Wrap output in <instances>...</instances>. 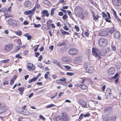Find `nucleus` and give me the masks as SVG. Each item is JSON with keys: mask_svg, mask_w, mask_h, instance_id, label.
Returning <instances> with one entry per match:
<instances>
[{"mask_svg": "<svg viewBox=\"0 0 121 121\" xmlns=\"http://www.w3.org/2000/svg\"><path fill=\"white\" fill-rule=\"evenodd\" d=\"M79 103L82 105V106L83 107H87V103L84 100L82 99L80 100Z\"/></svg>", "mask_w": 121, "mask_h": 121, "instance_id": "nucleus-16", "label": "nucleus"}, {"mask_svg": "<svg viewBox=\"0 0 121 121\" xmlns=\"http://www.w3.org/2000/svg\"><path fill=\"white\" fill-rule=\"evenodd\" d=\"M31 2L29 1H25L24 4V6L26 7H29L31 6Z\"/></svg>", "mask_w": 121, "mask_h": 121, "instance_id": "nucleus-15", "label": "nucleus"}, {"mask_svg": "<svg viewBox=\"0 0 121 121\" xmlns=\"http://www.w3.org/2000/svg\"><path fill=\"white\" fill-rule=\"evenodd\" d=\"M34 27H39L41 26V25L40 24H36L35 23H34Z\"/></svg>", "mask_w": 121, "mask_h": 121, "instance_id": "nucleus-38", "label": "nucleus"}, {"mask_svg": "<svg viewBox=\"0 0 121 121\" xmlns=\"http://www.w3.org/2000/svg\"><path fill=\"white\" fill-rule=\"evenodd\" d=\"M42 55H40L39 57L38 60L39 61H41V59L42 58Z\"/></svg>", "mask_w": 121, "mask_h": 121, "instance_id": "nucleus-58", "label": "nucleus"}, {"mask_svg": "<svg viewBox=\"0 0 121 121\" xmlns=\"http://www.w3.org/2000/svg\"><path fill=\"white\" fill-rule=\"evenodd\" d=\"M74 73H73L67 72L66 73V74L68 75L71 76L73 75Z\"/></svg>", "mask_w": 121, "mask_h": 121, "instance_id": "nucleus-42", "label": "nucleus"}, {"mask_svg": "<svg viewBox=\"0 0 121 121\" xmlns=\"http://www.w3.org/2000/svg\"><path fill=\"white\" fill-rule=\"evenodd\" d=\"M16 58H22V57L20 56L19 54H17L16 56Z\"/></svg>", "mask_w": 121, "mask_h": 121, "instance_id": "nucleus-52", "label": "nucleus"}, {"mask_svg": "<svg viewBox=\"0 0 121 121\" xmlns=\"http://www.w3.org/2000/svg\"><path fill=\"white\" fill-rule=\"evenodd\" d=\"M62 117L63 121H67L69 119V117L66 113H63L62 114Z\"/></svg>", "mask_w": 121, "mask_h": 121, "instance_id": "nucleus-11", "label": "nucleus"}, {"mask_svg": "<svg viewBox=\"0 0 121 121\" xmlns=\"http://www.w3.org/2000/svg\"><path fill=\"white\" fill-rule=\"evenodd\" d=\"M18 90L20 91L19 94L21 95L23 94V92L24 91V89L23 87H19L18 88Z\"/></svg>", "mask_w": 121, "mask_h": 121, "instance_id": "nucleus-23", "label": "nucleus"}, {"mask_svg": "<svg viewBox=\"0 0 121 121\" xmlns=\"http://www.w3.org/2000/svg\"><path fill=\"white\" fill-rule=\"evenodd\" d=\"M82 57L81 56H79L75 59L74 63L76 64H78L80 63L82 60Z\"/></svg>", "mask_w": 121, "mask_h": 121, "instance_id": "nucleus-17", "label": "nucleus"}, {"mask_svg": "<svg viewBox=\"0 0 121 121\" xmlns=\"http://www.w3.org/2000/svg\"><path fill=\"white\" fill-rule=\"evenodd\" d=\"M83 116L84 115L82 114H81L80 115L79 117V119L80 120H81L83 118Z\"/></svg>", "mask_w": 121, "mask_h": 121, "instance_id": "nucleus-45", "label": "nucleus"}, {"mask_svg": "<svg viewBox=\"0 0 121 121\" xmlns=\"http://www.w3.org/2000/svg\"><path fill=\"white\" fill-rule=\"evenodd\" d=\"M54 10H55L54 9H52L50 13V15L51 16H53L54 15Z\"/></svg>", "mask_w": 121, "mask_h": 121, "instance_id": "nucleus-40", "label": "nucleus"}, {"mask_svg": "<svg viewBox=\"0 0 121 121\" xmlns=\"http://www.w3.org/2000/svg\"><path fill=\"white\" fill-rule=\"evenodd\" d=\"M84 66L85 69L87 72L90 73L93 72V68L89 63H85L84 64Z\"/></svg>", "mask_w": 121, "mask_h": 121, "instance_id": "nucleus-1", "label": "nucleus"}, {"mask_svg": "<svg viewBox=\"0 0 121 121\" xmlns=\"http://www.w3.org/2000/svg\"><path fill=\"white\" fill-rule=\"evenodd\" d=\"M35 8H37L38 9H41V7L39 4H37L35 6L34 9L35 8Z\"/></svg>", "mask_w": 121, "mask_h": 121, "instance_id": "nucleus-31", "label": "nucleus"}, {"mask_svg": "<svg viewBox=\"0 0 121 121\" xmlns=\"http://www.w3.org/2000/svg\"><path fill=\"white\" fill-rule=\"evenodd\" d=\"M34 95V94L32 93L30 95H29L28 96L29 98H30L31 97H32Z\"/></svg>", "mask_w": 121, "mask_h": 121, "instance_id": "nucleus-62", "label": "nucleus"}, {"mask_svg": "<svg viewBox=\"0 0 121 121\" xmlns=\"http://www.w3.org/2000/svg\"><path fill=\"white\" fill-rule=\"evenodd\" d=\"M9 59H8L6 60H1L0 61V62L5 63L8 62L9 61Z\"/></svg>", "mask_w": 121, "mask_h": 121, "instance_id": "nucleus-35", "label": "nucleus"}, {"mask_svg": "<svg viewBox=\"0 0 121 121\" xmlns=\"http://www.w3.org/2000/svg\"><path fill=\"white\" fill-rule=\"evenodd\" d=\"M61 81L60 80V79L59 80H57L56 81V82L57 83H61Z\"/></svg>", "mask_w": 121, "mask_h": 121, "instance_id": "nucleus-60", "label": "nucleus"}, {"mask_svg": "<svg viewBox=\"0 0 121 121\" xmlns=\"http://www.w3.org/2000/svg\"><path fill=\"white\" fill-rule=\"evenodd\" d=\"M61 81H66V79L65 78H62L60 79Z\"/></svg>", "mask_w": 121, "mask_h": 121, "instance_id": "nucleus-53", "label": "nucleus"}, {"mask_svg": "<svg viewBox=\"0 0 121 121\" xmlns=\"http://www.w3.org/2000/svg\"><path fill=\"white\" fill-rule=\"evenodd\" d=\"M17 43L20 45L22 44L21 40L20 39H18L17 41Z\"/></svg>", "mask_w": 121, "mask_h": 121, "instance_id": "nucleus-56", "label": "nucleus"}, {"mask_svg": "<svg viewBox=\"0 0 121 121\" xmlns=\"http://www.w3.org/2000/svg\"><path fill=\"white\" fill-rule=\"evenodd\" d=\"M56 121H63L62 117L60 116H57L56 119Z\"/></svg>", "mask_w": 121, "mask_h": 121, "instance_id": "nucleus-24", "label": "nucleus"}, {"mask_svg": "<svg viewBox=\"0 0 121 121\" xmlns=\"http://www.w3.org/2000/svg\"><path fill=\"white\" fill-rule=\"evenodd\" d=\"M113 110V108L111 107L106 108L104 110V111L107 112H110Z\"/></svg>", "mask_w": 121, "mask_h": 121, "instance_id": "nucleus-22", "label": "nucleus"}, {"mask_svg": "<svg viewBox=\"0 0 121 121\" xmlns=\"http://www.w3.org/2000/svg\"><path fill=\"white\" fill-rule=\"evenodd\" d=\"M93 19L95 22H96L98 21V18L99 17V15H97L96 16H95L94 14H93Z\"/></svg>", "mask_w": 121, "mask_h": 121, "instance_id": "nucleus-26", "label": "nucleus"}, {"mask_svg": "<svg viewBox=\"0 0 121 121\" xmlns=\"http://www.w3.org/2000/svg\"><path fill=\"white\" fill-rule=\"evenodd\" d=\"M1 106V108H0V114L5 112L7 110L5 104H4L3 106Z\"/></svg>", "mask_w": 121, "mask_h": 121, "instance_id": "nucleus-10", "label": "nucleus"}, {"mask_svg": "<svg viewBox=\"0 0 121 121\" xmlns=\"http://www.w3.org/2000/svg\"><path fill=\"white\" fill-rule=\"evenodd\" d=\"M4 16L5 18H8L9 17H11L9 14H6V13L5 14Z\"/></svg>", "mask_w": 121, "mask_h": 121, "instance_id": "nucleus-51", "label": "nucleus"}, {"mask_svg": "<svg viewBox=\"0 0 121 121\" xmlns=\"http://www.w3.org/2000/svg\"><path fill=\"white\" fill-rule=\"evenodd\" d=\"M27 68L29 70L31 71L34 70L35 69V67L32 64L30 63L28 64Z\"/></svg>", "mask_w": 121, "mask_h": 121, "instance_id": "nucleus-13", "label": "nucleus"}, {"mask_svg": "<svg viewBox=\"0 0 121 121\" xmlns=\"http://www.w3.org/2000/svg\"><path fill=\"white\" fill-rule=\"evenodd\" d=\"M88 12L87 11H85L81 13V15L82 16L81 18L84 19L85 17L88 15Z\"/></svg>", "mask_w": 121, "mask_h": 121, "instance_id": "nucleus-18", "label": "nucleus"}, {"mask_svg": "<svg viewBox=\"0 0 121 121\" xmlns=\"http://www.w3.org/2000/svg\"><path fill=\"white\" fill-rule=\"evenodd\" d=\"M42 13L43 14L45 15L47 17H48L49 15L48 11L46 10H44L42 11Z\"/></svg>", "mask_w": 121, "mask_h": 121, "instance_id": "nucleus-25", "label": "nucleus"}, {"mask_svg": "<svg viewBox=\"0 0 121 121\" xmlns=\"http://www.w3.org/2000/svg\"><path fill=\"white\" fill-rule=\"evenodd\" d=\"M114 36L116 39H119L120 37V33L118 31H116L114 33Z\"/></svg>", "mask_w": 121, "mask_h": 121, "instance_id": "nucleus-21", "label": "nucleus"}, {"mask_svg": "<svg viewBox=\"0 0 121 121\" xmlns=\"http://www.w3.org/2000/svg\"><path fill=\"white\" fill-rule=\"evenodd\" d=\"M21 48H22V46H21L20 45H17L15 49V51L16 52L18 51Z\"/></svg>", "mask_w": 121, "mask_h": 121, "instance_id": "nucleus-32", "label": "nucleus"}, {"mask_svg": "<svg viewBox=\"0 0 121 121\" xmlns=\"http://www.w3.org/2000/svg\"><path fill=\"white\" fill-rule=\"evenodd\" d=\"M108 32L105 30L100 31L99 33V35L102 36H106L108 35Z\"/></svg>", "mask_w": 121, "mask_h": 121, "instance_id": "nucleus-12", "label": "nucleus"}, {"mask_svg": "<svg viewBox=\"0 0 121 121\" xmlns=\"http://www.w3.org/2000/svg\"><path fill=\"white\" fill-rule=\"evenodd\" d=\"M102 14L103 17H107V15L105 14V12H102Z\"/></svg>", "mask_w": 121, "mask_h": 121, "instance_id": "nucleus-47", "label": "nucleus"}, {"mask_svg": "<svg viewBox=\"0 0 121 121\" xmlns=\"http://www.w3.org/2000/svg\"><path fill=\"white\" fill-rule=\"evenodd\" d=\"M78 86L82 90H85L87 88L86 86L84 84L79 83L78 84Z\"/></svg>", "mask_w": 121, "mask_h": 121, "instance_id": "nucleus-19", "label": "nucleus"}, {"mask_svg": "<svg viewBox=\"0 0 121 121\" xmlns=\"http://www.w3.org/2000/svg\"><path fill=\"white\" fill-rule=\"evenodd\" d=\"M75 27L77 31H78L79 30V28L77 26H75Z\"/></svg>", "mask_w": 121, "mask_h": 121, "instance_id": "nucleus-50", "label": "nucleus"}, {"mask_svg": "<svg viewBox=\"0 0 121 121\" xmlns=\"http://www.w3.org/2000/svg\"><path fill=\"white\" fill-rule=\"evenodd\" d=\"M64 29L65 30H68V28L66 26H65L63 27Z\"/></svg>", "mask_w": 121, "mask_h": 121, "instance_id": "nucleus-64", "label": "nucleus"}, {"mask_svg": "<svg viewBox=\"0 0 121 121\" xmlns=\"http://www.w3.org/2000/svg\"><path fill=\"white\" fill-rule=\"evenodd\" d=\"M13 47V44L12 43H9L5 45L4 48L5 51L9 52L12 49Z\"/></svg>", "mask_w": 121, "mask_h": 121, "instance_id": "nucleus-6", "label": "nucleus"}, {"mask_svg": "<svg viewBox=\"0 0 121 121\" xmlns=\"http://www.w3.org/2000/svg\"><path fill=\"white\" fill-rule=\"evenodd\" d=\"M115 29L113 28H112L109 31V32L111 34H112L115 31Z\"/></svg>", "mask_w": 121, "mask_h": 121, "instance_id": "nucleus-43", "label": "nucleus"}, {"mask_svg": "<svg viewBox=\"0 0 121 121\" xmlns=\"http://www.w3.org/2000/svg\"><path fill=\"white\" fill-rule=\"evenodd\" d=\"M11 6H10L9 8L8 9H7V11L10 12L11 11Z\"/></svg>", "mask_w": 121, "mask_h": 121, "instance_id": "nucleus-55", "label": "nucleus"}, {"mask_svg": "<svg viewBox=\"0 0 121 121\" xmlns=\"http://www.w3.org/2000/svg\"><path fill=\"white\" fill-rule=\"evenodd\" d=\"M37 65L40 68H42V64L40 63H38L37 64Z\"/></svg>", "mask_w": 121, "mask_h": 121, "instance_id": "nucleus-49", "label": "nucleus"}, {"mask_svg": "<svg viewBox=\"0 0 121 121\" xmlns=\"http://www.w3.org/2000/svg\"><path fill=\"white\" fill-rule=\"evenodd\" d=\"M112 49L114 51L116 50V48L114 46H112Z\"/></svg>", "mask_w": 121, "mask_h": 121, "instance_id": "nucleus-59", "label": "nucleus"}, {"mask_svg": "<svg viewBox=\"0 0 121 121\" xmlns=\"http://www.w3.org/2000/svg\"><path fill=\"white\" fill-rule=\"evenodd\" d=\"M99 51L98 49L96 48H93L92 49V52L94 55L98 59H99L100 57L99 56Z\"/></svg>", "mask_w": 121, "mask_h": 121, "instance_id": "nucleus-5", "label": "nucleus"}, {"mask_svg": "<svg viewBox=\"0 0 121 121\" xmlns=\"http://www.w3.org/2000/svg\"><path fill=\"white\" fill-rule=\"evenodd\" d=\"M108 42V41L106 39L103 38H100L98 41L99 46L103 47L106 46Z\"/></svg>", "mask_w": 121, "mask_h": 121, "instance_id": "nucleus-2", "label": "nucleus"}, {"mask_svg": "<svg viewBox=\"0 0 121 121\" xmlns=\"http://www.w3.org/2000/svg\"><path fill=\"white\" fill-rule=\"evenodd\" d=\"M15 80L12 78L9 84L10 85H12L13 83Z\"/></svg>", "mask_w": 121, "mask_h": 121, "instance_id": "nucleus-37", "label": "nucleus"}, {"mask_svg": "<svg viewBox=\"0 0 121 121\" xmlns=\"http://www.w3.org/2000/svg\"><path fill=\"white\" fill-rule=\"evenodd\" d=\"M53 63L56 64L60 67L62 69V67L60 66V64L58 61H55L53 62Z\"/></svg>", "mask_w": 121, "mask_h": 121, "instance_id": "nucleus-34", "label": "nucleus"}, {"mask_svg": "<svg viewBox=\"0 0 121 121\" xmlns=\"http://www.w3.org/2000/svg\"><path fill=\"white\" fill-rule=\"evenodd\" d=\"M108 74L110 75H112L115 72V69L113 67H111L108 69Z\"/></svg>", "mask_w": 121, "mask_h": 121, "instance_id": "nucleus-9", "label": "nucleus"}, {"mask_svg": "<svg viewBox=\"0 0 121 121\" xmlns=\"http://www.w3.org/2000/svg\"><path fill=\"white\" fill-rule=\"evenodd\" d=\"M52 22V21L51 20H49L48 21L47 23V24L48 26H50L51 25V23Z\"/></svg>", "mask_w": 121, "mask_h": 121, "instance_id": "nucleus-36", "label": "nucleus"}, {"mask_svg": "<svg viewBox=\"0 0 121 121\" xmlns=\"http://www.w3.org/2000/svg\"><path fill=\"white\" fill-rule=\"evenodd\" d=\"M115 118L114 117L112 116L111 117H108V119H109L110 120H112V119H115Z\"/></svg>", "mask_w": 121, "mask_h": 121, "instance_id": "nucleus-57", "label": "nucleus"}, {"mask_svg": "<svg viewBox=\"0 0 121 121\" xmlns=\"http://www.w3.org/2000/svg\"><path fill=\"white\" fill-rule=\"evenodd\" d=\"M66 44V43L65 42H63L62 43H58L57 45V46H64Z\"/></svg>", "mask_w": 121, "mask_h": 121, "instance_id": "nucleus-33", "label": "nucleus"}, {"mask_svg": "<svg viewBox=\"0 0 121 121\" xmlns=\"http://www.w3.org/2000/svg\"><path fill=\"white\" fill-rule=\"evenodd\" d=\"M63 66L67 70H68L69 69L71 68V67L69 66L64 65Z\"/></svg>", "mask_w": 121, "mask_h": 121, "instance_id": "nucleus-44", "label": "nucleus"}, {"mask_svg": "<svg viewBox=\"0 0 121 121\" xmlns=\"http://www.w3.org/2000/svg\"><path fill=\"white\" fill-rule=\"evenodd\" d=\"M100 56H104L105 55V54L102 51H100L99 52V55Z\"/></svg>", "mask_w": 121, "mask_h": 121, "instance_id": "nucleus-39", "label": "nucleus"}, {"mask_svg": "<svg viewBox=\"0 0 121 121\" xmlns=\"http://www.w3.org/2000/svg\"><path fill=\"white\" fill-rule=\"evenodd\" d=\"M39 117L40 119H41L43 120H45V118L43 117L42 115H40L39 116Z\"/></svg>", "mask_w": 121, "mask_h": 121, "instance_id": "nucleus-48", "label": "nucleus"}, {"mask_svg": "<svg viewBox=\"0 0 121 121\" xmlns=\"http://www.w3.org/2000/svg\"><path fill=\"white\" fill-rule=\"evenodd\" d=\"M31 37H32L31 35H29L27 37V39L28 40H30L31 39Z\"/></svg>", "mask_w": 121, "mask_h": 121, "instance_id": "nucleus-63", "label": "nucleus"}, {"mask_svg": "<svg viewBox=\"0 0 121 121\" xmlns=\"http://www.w3.org/2000/svg\"><path fill=\"white\" fill-rule=\"evenodd\" d=\"M79 52L78 49L74 48H72L69 49L68 52L69 55H75L78 54Z\"/></svg>", "mask_w": 121, "mask_h": 121, "instance_id": "nucleus-3", "label": "nucleus"}, {"mask_svg": "<svg viewBox=\"0 0 121 121\" xmlns=\"http://www.w3.org/2000/svg\"><path fill=\"white\" fill-rule=\"evenodd\" d=\"M82 11V9L79 7H77L76 8L75 10V14L79 16H80V14Z\"/></svg>", "mask_w": 121, "mask_h": 121, "instance_id": "nucleus-7", "label": "nucleus"}, {"mask_svg": "<svg viewBox=\"0 0 121 121\" xmlns=\"http://www.w3.org/2000/svg\"><path fill=\"white\" fill-rule=\"evenodd\" d=\"M61 32L62 33V34L63 35H67L69 34L68 32L65 31L63 30H61Z\"/></svg>", "mask_w": 121, "mask_h": 121, "instance_id": "nucleus-29", "label": "nucleus"}, {"mask_svg": "<svg viewBox=\"0 0 121 121\" xmlns=\"http://www.w3.org/2000/svg\"><path fill=\"white\" fill-rule=\"evenodd\" d=\"M90 115L89 113H87L85 114L84 115V116L85 117H89L90 116Z\"/></svg>", "mask_w": 121, "mask_h": 121, "instance_id": "nucleus-61", "label": "nucleus"}, {"mask_svg": "<svg viewBox=\"0 0 121 121\" xmlns=\"http://www.w3.org/2000/svg\"><path fill=\"white\" fill-rule=\"evenodd\" d=\"M35 11V8L31 10H29L25 11L24 12V13L25 15H28L32 13Z\"/></svg>", "mask_w": 121, "mask_h": 121, "instance_id": "nucleus-20", "label": "nucleus"}, {"mask_svg": "<svg viewBox=\"0 0 121 121\" xmlns=\"http://www.w3.org/2000/svg\"><path fill=\"white\" fill-rule=\"evenodd\" d=\"M106 93L107 94L110 95L112 93L111 89L109 88H108L106 89Z\"/></svg>", "mask_w": 121, "mask_h": 121, "instance_id": "nucleus-28", "label": "nucleus"}, {"mask_svg": "<svg viewBox=\"0 0 121 121\" xmlns=\"http://www.w3.org/2000/svg\"><path fill=\"white\" fill-rule=\"evenodd\" d=\"M62 60L63 62L66 64L70 63L71 61V59L67 57H64L62 58Z\"/></svg>", "mask_w": 121, "mask_h": 121, "instance_id": "nucleus-8", "label": "nucleus"}, {"mask_svg": "<svg viewBox=\"0 0 121 121\" xmlns=\"http://www.w3.org/2000/svg\"><path fill=\"white\" fill-rule=\"evenodd\" d=\"M8 22L10 25L14 26H19L18 22L17 21L11 19L8 20Z\"/></svg>", "mask_w": 121, "mask_h": 121, "instance_id": "nucleus-4", "label": "nucleus"}, {"mask_svg": "<svg viewBox=\"0 0 121 121\" xmlns=\"http://www.w3.org/2000/svg\"><path fill=\"white\" fill-rule=\"evenodd\" d=\"M55 106V104H51L46 106V108L47 109Z\"/></svg>", "mask_w": 121, "mask_h": 121, "instance_id": "nucleus-27", "label": "nucleus"}, {"mask_svg": "<svg viewBox=\"0 0 121 121\" xmlns=\"http://www.w3.org/2000/svg\"><path fill=\"white\" fill-rule=\"evenodd\" d=\"M29 23V22L26 20H25L23 22V24L25 25H27Z\"/></svg>", "mask_w": 121, "mask_h": 121, "instance_id": "nucleus-54", "label": "nucleus"}, {"mask_svg": "<svg viewBox=\"0 0 121 121\" xmlns=\"http://www.w3.org/2000/svg\"><path fill=\"white\" fill-rule=\"evenodd\" d=\"M43 3L45 4L48 5L49 4L50 2L48 0H45L44 1Z\"/></svg>", "mask_w": 121, "mask_h": 121, "instance_id": "nucleus-41", "label": "nucleus"}, {"mask_svg": "<svg viewBox=\"0 0 121 121\" xmlns=\"http://www.w3.org/2000/svg\"><path fill=\"white\" fill-rule=\"evenodd\" d=\"M15 33L17 35L19 36H20L22 35V31L20 30H17V31H15Z\"/></svg>", "mask_w": 121, "mask_h": 121, "instance_id": "nucleus-30", "label": "nucleus"}, {"mask_svg": "<svg viewBox=\"0 0 121 121\" xmlns=\"http://www.w3.org/2000/svg\"><path fill=\"white\" fill-rule=\"evenodd\" d=\"M68 17V16L66 15H64L62 17L63 19L64 20H66V19Z\"/></svg>", "mask_w": 121, "mask_h": 121, "instance_id": "nucleus-46", "label": "nucleus"}, {"mask_svg": "<svg viewBox=\"0 0 121 121\" xmlns=\"http://www.w3.org/2000/svg\"><path fill=\"white\" fill-rule=\"evenodd\" d=\"M113 4L116 6H119L121 4V0H112Z\"/></svg>", "mask_w": 121, "mask_h": 121, "instance_id": "nucleus-14", "label": "nucleus"}]
</instances>
